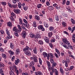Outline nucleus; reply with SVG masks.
<instances>
[{
	"instance_id": "nucleus-1",
	"label": "nucleus",
	"mask_w": 75,
	"mask_h": 75,
	"mask_svg": "<svg viewBox=\"0 0 75 75\" xmlns=\"http://www.w3.org/2000/svg\"><path fill=\"white\" fill-rule=\"evenodd\" d=\"M31 47L29 48L28 46H26L25 48L23 49V51L25 52V54L26 55L30 56L31 55V52L29 50H31Z\"/></svg>"
},
{
	"instance_id": "nucleus-2",
	"label": "nucleus",
	"mask_w": 75,
	"mask_h": 75,
	"mask_svg": "<svg viewBox=\"0 0 75 75\" xmlns=\"http://www.w3.org/2000/svg\"><path fill=\"white\" fill-rule=\"evenodd\" d=\"M6 32L7 33V34L8 35V36L6 37V38H8V39H11L13 37L11 36L10 35V32L8 30V29H6Z\"/></svg>"
},
{
	"instance_id": "nucleus-3",
	"label": "nucleus",
	"mask_w": 75,
	"mask_h": 75,
	"mask_svg": "<svg viewBox=\"0 0 75 75\" xmlns=\"http://www.w3.org/2000/svg\"><path fill=\"white\" fill-rule=\"evenodd\" d=\"M43 55L44 58L47 57V59H49V58H50V55H49V54H48L46 53L45 52H43Z\"/></svg>"
},
{
	"instance_id": "nucleus-4",
	"label": "nucleus",
	"mask_w": 75,
	"mask_h": 75,
	"mask_svg": "<svg viewBox=\"0 0 75 75\" xmlns=\"http://www.w3.org/2000/svg\"><path fill=\"white\" fill-rule=\"evenodd\" d=\"M22 5L24 10L25 11H27V9H28V6L25 5V3H23L22 4Z\"/></svg>"
},
{
	"instance_id": "nucleus-5",
	"label": "nucleus",
	"mask_w": 75,
	"mask_h": 75,
	"mask_svg": "<svg viewBox=\"0 0 75 75\" xmlns=\"http://www.w3.org/2000/svg\"><path fill=\"white\" fill-rule=\"evenodd\" d=\"M62 41L64 44H67V45H69V42L67 40V39L65 38H64L62 39Z\"/></svg>"
},
{
	"instance_id": "nucleus-6",
	"label": "nucleus",
	"mask_w": 75,
	"mask_h": 75,
	"mask_svg": "<svg viewBox=\"0 0 75 75\" xmlns=\"http://www.w3.org/2000/svg\"><path fill=\"white\" fill-rule=\"evenodd\" d=\"M31 59H34V62H37V57L35 56H34L32 57H30Z\"/></svg>"
},
{
	"instance_id": "nucleus-7",
	"label": "nucleus",
	"mask_w": 75,
	"mask_h": 75,
	"mask_svg": "<svg viewBox=\"0 0 75 75\" xmlns=\"http://www.w3.org/2000/svg\"><path fill=\"white\" fill-rule=\"evenodd\" d=\"M13 11H14V13H16V14H20V10L18 9H14Z\"/></svg>"
},
{
	"instance_id": "nucleus-8",
	"label": "nucleus",
	"mask_w": 75,
	"mask_h": 75,
	"mask_svg": "<svg viewBox=\"0 0 75 75\" xmlns=\"http://www.w3.org/2000/svg\"><path fill=\"white\" fill-rule=\"evenodd\" d=\"M46 63H47V65L48 66V69L49 71L51 70V65H50V63L48 61H46Z\"/></svg>"
},
{
	"instance_id": "nucleus-9",
	"label": "nucleus",
	"mask_w": 75,
	"mask_h": 75,
	"mask_svg": "<svg viewBox=\"0 0 75 75\" xmlns=\"http://www.w3.org/2000/svg\"><path fill=\"white\" fill-rule=\"evenodd\" d=\"M22 35H23V38H25V36H26V32L25 31H23L22 33Z\"/></svg>"
},
{
	"instance_id": "nucleus-10",
	"label": "nucleus",
	"mask_w": 75,
	"mask_h": 75,
	"mask_svg": "<svg viewBox=\"0 0 75 75\" xmlns=\"http://www.w3.org/2000/svg\"><path fill=\"white\" fill-rule=\"evenodd\" d=\"M18 30H17V32L18 33H20L21 31V26L20 25H18Z\"/></svg>"
},
{
	"instance_id": "nucleus-11",
	"label": "nucleus",
	"mask_w": 75,
	"mask_h": 75,
	"mask_svg": "<svg viewBox=\"0 0 75 75\" xmlns=\"http://www.w3.org/2000/svg\"><path fill=\"white\" fill-rule=\"evenodd\" d=\"M19 23L20 24V25H25V23H23V20H22V19H21V18H19Z\"/></svg>"
},
{
	"instance_id": "nucleus-12",
	"label": "nucleus",
	"mask_w": 75,
	"mask_h": 75,
	"mask_svg": "<svg viewBox=\"0 0 75 75\" xmlns=\"http://www.w3.org/2000/svg\"><path fill=\"white\" fill-rule=\"evenodd\" d=\"M62 46L64 47V48H66V49H68V50H69V48H68V46H67L66 45H64L62 43Z\"/></svg>"
},
{
	"instance_id": "nucleus-13",
	"label": "nucleus",
	"mask_w": 75,
	"mask_h": 75,
	"mask_svg": "<svg viewBox=\"0 0 75 75\" xmlns=\"http://www.w3.org/2000/svg\"><path fill=\"white\" fill-rule=\"evenodd\" d=\"M35 64V62L34 61H32L31 63L30 64V67H33Z\"/></svg>"
},
{
	"instance_id": "nucleus-14",
	"label": "nucleus",
	"mask_w": 75,
	"mask_h": 75,
	"mask_svg": "<svg viewBox=\"0 0 75 75\" xmlns=\"http://www.w3.org/2000/svg\"><path fill=\"white\" fill-rule=\"evenodd\" d=\"M20 52V49H17L16 52V55H18Z\"/></svg>"
},
{
	"instance_id": "nucleus-15",
	"label": "nucleus",
	"mask_w": 75,
	"mask_h": 75,
	"mask_svg": "<svg viewBox=\"0 0 75 75\" xmlns=\"http://www.w3.org/2000/svg\"><path fill=\"white\" fill-rule=\"evenodd\" d=\"M20 61V60L19 59H17L16 60L15 62V64L16 65H18Z\"/></svg>"
},
{
	"instance_id": "nucleus-16",
	"label": "nucleus",
	"mask_w": 75,
	"mask_h": 75,
	"mask_svg": "<svg viewBox=\"0 0 75 75\" xmlns=\"http://www.w3.org/2000/svg\"><path fill=\"white\" fill-rule=\"evenodd\" d=\"M59 70L61 73L62 74H63V73L64 72V70H63V69L62 68L60 67Z\"/></svg>"
},
{
	"instance_id": "nucleus-17",
	"label": "nucleus",
	"mask_w": 75,
	"mask_h": 75,
	"mask_svg": "<svg viewBox=\"0 0 75 75\" xmlns=\"http://www.w3.org/2000/svg\"><path fill=\"white\" fill-rule=\"evenodd\" d=\"M8 53L10 54V55H14V52L11 50H9Z\"/></svg>"
},
{
	"instance_id": "nucleus-18",
	"label": "nucleus",
	"mask_w": 75,
	"mask_h": 75,
	"mask_svg": "<svg viewBox=\"0 0 75 75\" xmlns=\"http://www.w3.org/2000/svg\"><path fill=\"white\" fill-rule=\"evenodd\" d=\"M45 42L48 43L49 42V40H48V38L47 37H46L44 39Z\"/></svg>"
},
{
	"instance_id": "nucleus-19",
	"label": "nucleus",
	"mask_w": 75,
	"mask_h": 75,
	"mask_svg": "<svg viewBox=\"0 0 75 75\" xmlns=\"http://www.w3.org/2000/svg\"><path fill=\"white\" fill-rule=\"evenodd\" d=\"M21 6H22V4L21 2H19L18 3V6L19 8H21Z\"/></svg>"
},
{
	"instance_id": "nucleus-20",
	"label": "nucleus",
	"mask_w": 75,
	"mask_h": 75,
	"mask_svg": "<svg viewBox=\"0 0 75 75\" xmlns=\"http://www.w3.org/2000/svg\"><path fill=\"white\" fill-rule=\"evenodd\" d=\"M7 25L8 26H10L11 27H12L13 26V24L10 22H9L7 23Z\"/></svg>"
},
{
	"instance_id": "nucleus-21",
	"label": "nucleus",
	"mask_w": 75,
	"mask_h": 75,
	"mask_svg": "<svg viewBox=\"0 0 75 75\" xmlns=\"http://www.w3.org/2000/svg\"><path fill=\"white\" fill-rule=\"evenodd\" d=\"M21 27L23 29V30H26V28H25L24 27H25V25H21Z\"/></svg>"
},
{
	"instance_id": "nucleus-22",
	"label": "nucleus",
	"mask_w": 75,
	"mask_h": 75,
	"mask_svg": "<svg viewBox=\"0 0 75 75\" xmlns=\"http://www.w3.org/2000/svg\"><path fill=\"white\" fill-rule=\"evenodd\" d=\"M70 62V60L69 58H66V61H65V62H67V63H69Z\"/></svg>"
},
{
	"instance_id": "nucleus-23",
	"label": "nucleus",
	"mask_w": 75,
	"mask_h": 75,
	"mask_svg": "<svg viewBox=\"0 0 75 75\" xmlns=\"http://www.w3.org/2000/svg\"><path fill=\"white\" fill-rule=\"evenodd\" d=\"M50 61L51 63V64H54L55 62H54V59L52 58H50Z\"/></svg>"
},
{
	"instance_id": "nucleus-24",
	"label": "nucleus",
	"mask_w": 75,
	"mask_h": 75,
	"mask_svg": "<svg viewBox=\"0 0 75 75\" xmlns=\"http://www.w3.org/2000/svg\"><path fill=\"white\" fill-rule=\"evenodd\" d=\"M54 18L57 21H59V18L58 16L56 15Z\"/></svg>"
},
{
	"instance_id": "nucleus-25",
	"label": "nucleus",
	"mask_w": 75,
	"mask_h": 75,
	"mask_svg": "<svg viewBox=\"0 0 75 75\" xmlns=\"http://www.w3.org/2000/svg\"><path fill=\"white\" fill-rule=\"evenodd\" d=\"M62 24L63 27H66L67 25V24L66 23H65V22H62Z\"/></svg>"
},
{
	"instance_id": "nucleus-26",
	"label": "nucleus",
	"mask_w": 75,
	"mask_h": 75,
	"mask_svg": "<svg viewBox=\"0 0 75 75\" xmlns=\"http://www.w3.org/2000/svg\"><path fill=\"white\" fill-rule=\"evenodd\" d=\"M10 44L11 48V49H13V48H14V45H13V44L12 42H11L10 43Z\"/></svg>"
},
{
	"instance_id": "nucleus-27",
	"label": "nucleus",
	"mask_w": 75,
	"mask_h": 75,
	"mask_svg": "<svg viewBox=\"0 0 75 75\" xmlns=\"http://www.w3.org/2000/svg\"><path fill=\"white\" fill-rule=\"evenodd\" d=\"M42 5L41 4H38L37 6V7L38 8H41V6H42Z\"/></svg>"
},
{
	"instance_id": "nucleus-28",
	"label": "nucleus",
	"mask_w": 75,
	"mask_h": 75,
	"mask_svg": "<svg viewBox=\"0 0 75 75\" xmlns=\"http://www.w3.org/2000/svg\"><path fill=\"white\" fill-rule=\"evenodd\" d=\"M10 70H11V71H10L9 72H14V68H13V67H12V68H10Z\"/></svg>"
},
{
	"instance_id": "nucleus-29",
	"label": "nucleus",
	"mask_w": 75,
	"mask_h": 75,
	"mask_svg": "<svg viewBox=\"0 0 75 75\" xmlns=\"http://www.w3.org/2000/svg\"><path fill=\"white\" fill-rule=\"evenodd\" d=\"M35 18L36 19V20H40V17L39 16L36 15L35 16Z\"/></svg>"
},
{
	"instance_id": "nucleus-30",
	"label": "nucleus",
	"mask_w": 75,
	"mask_h": 75,
	"mask_svg": "<svg viewBox=\"0 0 75 75\" xmlns=\"http://www.w3.org/2000/svg\"><path fill=\"white\" fill-rule=\"evenodd\" d=\"M71 22L73 24H75V20H74V19H73V18H71Z\"/></svg>"
},
{
	"instance_id": "nucleus-31",
	"label": "nucleus",
	"mask_w": 75,
	"mask_h": 75,
	"mask_svg": "<svg viewBox=\"0 0 75 75\" xmlns=\"http://www.w3.org/2000/svg\"><path fill=\"white\" fill-rule=\"evenodd\" d=\"M8 6L10 7V8H13V5L9 3V2L8 3Z\"/></svg>"
},
{
	"instance_id": "nucleus-32",
	"label": "nucleus",
	"mask_w": 75,
	"mask_h": 75,
	"mask_svg": "<svg viewBox=\"0 0 75 75\" xmlns=\"http://www.w3.org/2000/svg\"><path fill=\"white\" fill-rule=\"evenodd\" d=\"M52 33L51 32L49 33H48L49 37H50V38H51V36H52Z\"/></svg>"
},
{
	"instance_id": "nucleus-33",
	"label": "nucleus",
	"mask_w": 75,
	"mask_h": 75,
	"mask_svg": "<svg viewBox=\"0 0 75 75\" xmlns=\"http://www.w3.org/2000/svg\"><path fill=\"white\" fill-rule=\"evenodd\" d=\"M74 67L73 66H71L70 68L69 69V71H71V70H72L73 69H74Z\"/></svg>"
},
{
	"instance_id": "nucleus-34",
	"label": "nucleus",
	"mask_w": 75,
	"mask_h": 75,
	"mask_svg": "<svg viewBox=\"0 0 75 75\" xmlns=\"http://www.w3.org/2000/svg\"><path fill=\"white\" fill-rule=\"evenodd\" d=\"M0 73L1 75H4L3 73V71L2 69H0Z\"/></svg>"
},
{
	"instance_id": "nucleus-35",
	"label": "nucleus",
	"mask_w": 75,
	"mask_h": 75,
	"mask_svg": "<svg viewBox=\"0 0 75 75\" xmlns=\"http://www.w3.org/2000/svg\"><path fill=\"white\" fill-rule=\"evenodd\" d=\"M33 26L34 27H37V24L35 23V21H34L33 22Z\"/></svg>"
},
{
	"instance_id": "nucleus-36",
	"label": "nucleus",
	"mask_w": 75,
	"mask_h": 75,
	"mask_svg": "<svg viewBox=\"0 0 75 75\" xmlns=\"http://www.w3.org/2000/svg\"><path fill=\"white\" fill-rule=\"evenodd\" d=\"M0 67H4V65L3 63L2 62H0Z\"/></svg>"
},
{
	"instance_id": "nucleus-37",
	"label": "nucleus",
	"mask_w": 75,
	"mask_h": 75,
	"mask_svg": "<svg viewBox=\"0 0 75 75\" xmlns=\"http://www.w3.org/2000/svg\"><path fill=\"white\" fill-rule=\"evenodd\" d=\"M13 31H15V32H17V29H16V27H14L13 28Z\"/></svg>"
},
{
	"instance_id": "nucleus-38",
	"label": "nucleus",
	"mask_w": 75,
	"mask_h": 75,
	"mask_svg": "<svg viewBox=\"0 0 75 75\" xmlns=\"http://www.w3.org/2000/svg\"><path fill=\"white\" fill-rule=\"evenodd\" d=\"M38 42L40 44H41V45H42L44 43H43V41L42 40H39L38 41Z\"/></svg>"
},
{
	"instance_id": "nucleus-39",
	"label": "nucleus",
	"mask_w": 75,
	"mask_h": 75,
	"mask_svg": "<svg viewBox=\"0 0 75 75\" xmlns=\"http://www.w3.org/2000/svg\"><path fill=\"white\" fill-rule=\"evenodd\" d=\"M2 57H3V58H4L5 59H6V58H7L6 54L3 53L2 54Z\"/></svg>"
},
{
	"instance_id": "nucleus-40",
	"label": "nucleus",
	"mask_w": 75,
	"mask_h": 75,
	"mask_svg": "<svg viewBox=\"0 0 75 75\" xmlns=\"http://www.w3.org/2000/svg\"><path fill=\"white\" fill-rule=\"evenodd\" d=\"M42 27H43L42 25H40L38 26V28L39 30H41V29L42 28Z\"/></svg>"
},
{
	"instance_id": "nucleus-41",
	"label": "nucleus",
	"mask_w": 75,
	"mask_h": 75,
	"mask_svg": "<svg viewBox=\"0 0 75 75\" xmlns=\"http://www.w3.org/2000/svg\"><path fill=\"white\" fill-rule=\"evenodd\" d=\"M49 8L50 10H52L54 9V7L52 6H50L49 7Z\"/></svg>"
},
{
	"instance_id": "nucleus-42",
	"label": "nucleus",
	"mask_w": 75,
	"mask_h": 75,
	"mask_svg": "<svg viewBox=\"0 0 75 75\" xmlns=\"http://www.w3.org/2000/svg\"><path fill=\"white\" fill-rule=\"evenodd\" d=\"M33 51L35 54H37V48L36 47L34 48Z\"/></svg>"
},
{
	"instance_id": "nucleus-43",
	"label": "nucleus",
	"mask_w": 75,
	"mask_h": 75,
	"mask_svg": "<svg viewBox=\"0 0 75 75\" xmlns=\"http://www.w3.org/2000/svg\"><path fill=\"white\" fill-rule=\"evenodd\" d=\"M1 4L3 5V6H6L7 3L6 2H1Z\"/></svg>"
},
{
	"instance_id": "nucleus-44",
	"label": "nucleus",
	"mask_w": 75,
	"mask_h": 75,
	"mask_svg": "<svg viewBox=\"0 0 75 75\" xmlns=\"http://www.w3.org/2000/svg\"><path fill=\"white\" fill-rule=\"evenodd\" d=\"M52 67H55V66L57 65V63H55V62L53 63H52Z\"/></svg>"
},
{
	"instance_id": "nucleus-45",
	"label": "nucleus",
	"mask_w": 75,
	"mask_h": 75,
	"mask_svg": "<svg viewBox=\"0 0 75 75\" xmlns=\"http://www.w3.org/2000/svg\"><path fill=\"white\" fill-rule=\"evenodd\" d=\"M39 63L40 65H42V60L41 59V58H39Z\"/></svg>"
},
{
	"instance_id": "nucleus-46",
	"label": "nucleus",
	"mask_w": 75,
	"mask_h": 75,
	"mask_svg": "<svg viewBox=\"0 0 75 75\" xmlns=\"http://www.w3.org/2000/svg\"><path fill=\"white\" fill-rule=\"evenodd\" d=\"M55 75H58V72L57 70H55Z\"/></svg>"
},
{
	"instance_id": "nucleus-47",
	"label": "nucleus",
	"mask_w": 75,
	"mask_h": 75,
	"mask_svg": "<svg viewBox=\"0 0 75 75\" xmlns=\"http://www.w3.org/2000/svg\"><path fill=\"white\" fill-rule=\"evenodd\" d=\"M50 58H52L54 57V55L52 53H50Z\"/></svg>"
},
{
	"instance_id": "nucleus-48",
	"label": "nucleus",
	"mask_w": 75,
	"mask_h": 75,
	"mask_svg": "<svg viewBox=\"0 0 75 75\" xmlns=\"http://www.w3.org/2000/svg\"><path fill=\"white\" fill-rule=\"evenodd\" d=\"M0 21L1 23H3V22H4V21H3V20L1 18V16H0Z\"/></svg>"
},
{
	"instance_id": "nucleus-49",
	"label": "nucleus",
	"mask_w": 75,
	"mask_h": 75,
	"mask_svg": "<svg viewBox=\"0 0 75 75\" xmlns=\"http://www.w3.org/2000/svg\"><path fill=\"white\" fill-rule=\"evenodd\" d=\"M11 20L12 21H15V20H14V19L13 18V16H11Z\"/></svg>"
},
{
	"instance_id": "nucleus-50",
	"label": "nucleus",
	"mask_w": 75,
	"mask_h": 75,
	"mask_svg": "<svg viewBox=\"0 0 75 75\" xmlns=\"http://www.w3.org/2000/svg\"><path fill=\"white\" fill-rule=\"evenodd\" d=\"M9 74L10 75H15V74L14 73V72H12L11 71H9Z\"/></svg>"
},
{
	"instance_id": "nucleus-51",
	"label": "nucleus",
	"mask_w": 75,
	"mask_h": 75,
	"mask_svg": "<svg viewBox=\"0 0 75 75\" xmlns=\"http://www.w3.org/2000/svg\"><path fill=\"white\" fill-rule=\"evenodd\" d=\"M14 35L16 37H18L19 36L18 34V33H17V32L14 33Z\"/></svg>"
},
{
	"instance_id": "nucleus-52",
	"label": "nucleus",
	"mask_w": 75,
	"mask_h": 75,
	"mask_svg": "<svg viewBox=\"0 0 75 75\" xmlns=\"http://www.w3.org/2000/svg\"><path fill=\"white\" fill-rule=\"evenodd\" d=\"M69 57H71V58H72L74 59H75V57L74 56H73V55L72 54H71L69 56Z\"/></svg>"
},
{
	"instance_id": "nucleus-53",
	"label": "nucleus",
	"mask_w": 75,
	"mask_h": 75,
	"mask_svg": "<svg viewBox=\"0 0 75 75\" xmlns=\"http://www.w3.org/2000/svg\"><path fill=\"white\" fill-rule=\"evenodd\" d=\"M50 31H52L54 30V27L52 26H51L50 28Z\"/></svg>"
},
{
	"instance_id": "nucleus-54",
	"label": "nucleus",
	"mask_w": 75,
	"mask_h": 75,
	"mask_svg": "<svg viewBox=\"0 0 75 75\" xmlns=\"http://www.w3.org/2000/svg\"><path fill=\"white\" fill-rule=\"evenodd\" d=\"M30 37H31V38H33L34 37V35L33 34H30Z\"/></svg>"
},
{
	"instance_id": "nucleus-55",
	"label": "nucleus",
	"mask_w": 75,
	"mask_h": 75,
	"mask_svg": "<svg viewBox=\"0 0 75 75\" xmlns=\"http://www.w3.org/2000/svg\"><path fill=\"white\" fill-rule=\"evenodd\" d=\"M11 14V16H13V17H14V16H15V17H16V14H14V13L13 12H12Z\"/></svg>"
},
{
	"instance_id": "nucleus-56",
	"label": "nucleus",
	"mask_w": 75,
	"mask_h": 75,
	"mask_svg": "<svg viewBox=\"0 0 75 75\" xmlns=\"http://www.w3.org/2000/svg\"><path fill=\"white\" fill-rule=\"evenodd\" d=\"M17 4H15L13 5L12 7H13V8H17Z\"/></svg>"
},
{
	"instance_id": "nucleus-57",
	"label": "nucleus",
	"mask_w": 75,
	"mask_h": 75,
	"mask_svg": "<svg viewBox=\"0 0 75 75\" xmlns=\"http://www.w3.org/2000/svg\"><path fill=\"white\" fill-rule=\"evenodd\" d=\"M23 21L25 23H26V24H27L28 23V21H27L25 19H24L23 20Z\"/></svg>"
},
{
	"instance_id": "nucleus-58",
	"label": "nucleus",
	"mask_w": 75,
	"mask_h": 75,
	"mask_svg": "<svg viewBox=\"0 0 75 75\" xmlns=\"http://www.w3.org/2000/svg\"><path fill=\"white\" fill-rule=\"evenodd\" d=\"M44 25L46 28H48V23H45Z\"/></svg>"
},
{
	"instance_id": "nucleus-59",
	"label": "nucleus",
	"mask_w": 75,
	"mask_h": 75,
	"mask_svg": "<svg viewBox=\"0 0 75 75\" xmlns=\"http://www.w3.org/2000/svg\"><path fill=\"white\" fill-rule=\"evenodd\" d=\"M36 37L37 38H41V36H40V35L38 34L37 35Z\"/></svg>"
},
{
	"instance_id": "nucleus-60",
	"label": "nucleus",
	"mask_w": 75,
	"mask_h": 75,
	"mask_svg": "<svg viewBox=\"0 0 75 75\" xmlns=\"http://www.w3.org/2000/svg\"><path fill=\"white\" fill-rule=\"evenodd\" d=\"M69 4H70V2L69 1H67L66 2V5L68 6V5H69Z\"/></svg>"
},
{
	"instance_id": "nucleus-61",
	"label": "nucleus",
	"mask_w": 75,
	"mask_h": 75,
	"mask_svg": "<svg viewBox=\"0 0 75 75\" xmlns=\"http://www.w3.org/2000/svg\"><path fill=\"white\" fill-rule=\"evenodd\" d=\"M38 74L39 75H42V72L40 71H38Z\"/></svg>"
},
{
	"instance_id": "nucleus-62",
	"label": "nucleus",
	"mask_w": 75,
	"mask_h": 75,
	"mask_svg": "<svg viewBox=\"0 0 75 75\" xmlns=\"http://www.w3.org/2000/svg\"><path fill=\"white\" fill-rule=\"evenodd\" d=\"M46 4L47 6H50V2H49L48 1H47L46 3Z\"/></svg>"
},
{
	"instance_id": "nucleus-63",
	"label": "nucleus",
	"mask_w": 75,
	"mask_h": 75,
	"mask_svg": "<svg viewBox=\"0 0 75 75\" xmlns=\"http://www.w3.org/2000/svg\"><path fill=\"white\" fill-rule=\"evenodd\" d=\"M22 75H28V73L27 72H25V73H23L22 74Z\"/></svg>"
},
{
	"instance_id": "nucleus-64",
	"label": "nucleus",
	"mask_w": 75,
	"mask_h": 75,
	"mask_svg": "<svg viewBox=\"0 0 75 75\" xmlns=\"http://www.w3.org/2000/svg\"><path fill=\"white\" fill-rule=\"evenodd\" d=\"M72 40L73 42H75V38H72Z\"/></svg>"
}]
</instances>
